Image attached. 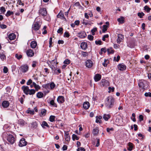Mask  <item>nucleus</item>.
Masks as SVG:
<instances>
[{"instance_id": "b1692460", "label": "nucleus", "mask_w": 151, "mask_h": 151, "mask_svg": "<svg viewBox=\"0 0 151 151\" xmlns=\"http://www.w3.org/2000/svg\"><path fill=\"white\" fill-rule=\"evenodd\" d=\"M65 140L67 141H69L70 140V137L69 135V133L68 132H65Z\"/></svg>"}, {"instance_id": "ea45409f", "label": "nucleus", "mask_w": 151, "mask_h": 151, "mask_svg": "<svg viewBox=\"0 0 151 151\" xmlns=\"http://www.w3.org/2000/svg\"><path fill=\"white\" fill-rule=\"evenodd\" d=\"M50 89H52L55 86V84L53 82H52L49 84Z\"/></svg>"}, {"instance_id": "bb28decb", "label": "nucleus", "mask_w": 151, "mask_h": 151, "mask_svg": "<svg viewBox=\"0 0 151 151\" xmlns=\"http://www.w3.org/2000/svg\"><path fill=\"white\" fill-rule=\"evenodd\" d=\"M99 142L100 139H98L96 138V139H95L93 145H95L96 143V146L98 147L100 145Z\"/></svg>"}, {"instance_id": "c9c22d12", "label": "nucleus", "mask_w": 151, "mask_h": 151, "mask_svg": "<svg viewBox=\"0 0 151 151\" xmlns=\"http://www.w3.org/2000/svg\"><path fill=\"white\" fill-rule=\"evenodd\" d=\"M14 14V12H11L10 10L8 11L6 14V16L8 17L10 16L11 15H13Z\"/></svg>"}, {"instance_id": "79ce46f5", "label": "nucleus", "mask_w": 151, "mask_h": 151, "mask_svg": "<svg viewBox=\"0 0 151 151\" xmlns=\"http://www.w3.org/2000/svg\"><path fill=\"white\" fill-rule=\"evenodd\" d=\"M35 90L34 89H32L30 90H29V94L30 95H33L35 93Z\"/></svg>"}, {"instance_id": "e433bc0d", "label": "nucleus", "mask_w": 151, "mask_h": 151, "mask_svg": "<svg viewBox=\"0 0 151 151\" xmlns=\"http://www.w3.org/2000/svg\"><path fill=\"white\" fill-rule=\"evenodd\" d=\"M55 118L54 116H51L49 118V120L51 122H53L55 121Z\"/></svg>"}, {"instance_id": "8fccbe9b", "label": "nucleus", "mask_w": 151, "mask_h": 151, "mask_svg": "<svg viewBox=\"0 0 151 151\" xmlns=\"http://www.w3.org/2000/svg\"><path fill=\"white\" fill-rule=\"evenodd\" d=\"M102 41L101 40H96L95 41V43L97 45H101L102 44Z\"/></svg>"}, {"instance_id": "412c9836", "label": "nucleus", "mask_w": 151, "mask_h": 151, "mask_svg": "<svg viewBox=\"0 0 151 151\" xmlns=\"http://www.w3.org/2000/svg\"><path fill=\"white\" fill-rule=\"evenodd\" d=\"M81 47L83 50H86L87 47V45L86 42H83L81 45Z\"/></svg>"}, {"instance_id": "6e6d98bb", "label": "nucleus", "mask_w": 151, "mask_h": 151, "mask_svg": "<svg viewBox=\"0 0 151 151\" xmlns=\"http://www.w3.org/2000/svg\"><path fill=\"white\" fill-rule=\"evenodd\" d=\"M109 35L108 34H106L102 38V40L104 41H105L106 40V38H107L109 37Z\"/></svg>"}, {"instance_id": "5701e85b", "label": "nucleus", "mask_w": 151, "mask_h": 151, "mask_svg": "<svg viewBox=\"0 0 151 151\" xmlns=\"http://www.w3.org/2000/svg\"><path fill=\"white\" fill-rule=\"evenodd\" d=\"M90 107V104L88 102L86 101L83 104V107L86 109H88Z\"/></svg>"}, {"instance_id": "20e7f679", "label": "nucleus", "mask_w": 151, "mask_h": 151, "mask_svg": "<svg viewBox=\"0 0 151 151\" xmlns=\"http://www.w3.org/2000/svg\"><path fill=\"white\" fill-rule=\"evenodd\" d=\"M29 66L27 64L22 65L19 68L20 70L23 73H26L28 71Z\"/></svg>"}, {"instance_id": "4c0bfd02", "label": "nucleus", "mask_w": 151, "mask_h": 151, "mask_svg": "<svg viewBox=\"0 0 151 151\" xmlns=\"http://www.w3.org/2000/svg\"><path fill=\"white\" fill-rule=\"evenodd\" d=\"M108 26L106 25H104L103 26V28L102 29V32H105L107 30Z\"/></svg>"}, {"instance_id": "393cba45", "label": "nucleus", "mask_w": 151, "mask_h": 151, "mask_svg": "<svg viewBox=\"0 0 151 151\" xmlns=\"http://www.w3.org/2000/svg\"><path fill=\"white\" fill-rule=\"evenodd\" d=\"M16 35L14 33H11L9 35V38L10 40H13L16 38Z\"/></svg>"}, {"instance_id": "1a4fd4ad", "label": "nucleus", "mask_w": 151, "mask_h": 151, "mask_svg": "<svg viewBox=\"0 0 151 151\" xmlns=\"http://www.w3.org/2000/svg\"><path fill=\"white\" fill-rule=\"evenodd\" d=\"M58 18H59L62 20H64L65 21H66V19L64 17V14L61 11H60L57 16Z\"/></svg>"}, {"instance_id": "052dcab7", "label": "nucleus", "mask_w": 151, "mask_h": 151, "mask_svg": "<svg viewBox=\"0 0 151 151\" xmlns=\"http://www.w3.org/2000/svg\"><path fill=\"white\" fill-rule=\"evenodd\" d=\"M17 3L19 5H22L23 6L24 5V3H23L21 0H17Z\"/></svg>"}, {"instance_id": "37998d69", "label": "nucleus", "mask_w": 151, "mask_h": 151, "mask_svg": "<svg viewBox=\"0 0 151 151\" xmlns=\"http://www.w3.org/2000/svg\"><path fill=\"white\" fill-rule=\"evenodd\" d=\"M15 57L18 60H20L22 58V56L21 55H19L18 54H16L15 55Z\"/></svg>"}, {"instance_id": "a19ab883", "label": "nucleus", "mask_w": 151, "mask_h": 151, "mask_svg": "<svg viewBox=\"0 0 151 151\" xmlns=\"http://www.w3.org/2000/svg\"><path fill=\"white\" fill-rule=\"evenodd\" d=\"M144 9L145 10L147 11V13L149 12L151 9L149 8L148 6H145L144 7Z\"/></svg>"}, {"instance_id": "680f3d73", "label": "nucleus", "mask_w": 151, "mask_h": 151, "mask_svg": "<svg viewBox=\"0 0 151 151\" xmlns=\"http://www.w3.org/2000/svg\"><path fill=\"white\" fill-rule=\"evenodd\" d=\"M77 151H85V150L84 148L81 147L78 149Z\"/></svg>"}, {"instance_id": "49530a36", "label": "nucleus", "mask_w": 151, "mask_h": 151, "mask_svg": "<svg viewBox=\"0 0 151 151\" xmlns=\"http://www.w3.org/2000/svg\"><path fill=\"white\" fill-rule=\"evenodd\" d=\"M27 111L28 113H29L31 114H33L35 113L34 111L33 110H30L28 109Z\"/></svg>"}, {"instance_id": "7ed1b4c3", "label": "nucleus", "mask_w": 151, "mask_h": 151, "mask_svg": "<svg viewBox=\"0 0 151 151\" xmlns=\"http://www.w3.org/2000/svg\"><path fill=\"white\" fill-rule=\"evenodd\" d=\"M40 27V25L38 22H35L32 25V32L36 31L38 30Z\"/></svg>"}, {"instance_id": "603ef678", "label": "nucleus", "mask_w": 151, "mask_h": 151, "mask_svg": "<svg viewBox=\"0 0 151 151\" xmlns=\"http://www.w3.org/2000/svg\"><path fill=\"white\" fill-rule=\"evenodd\" d=\"M113 130H114V129L113 128H107L106 129V131H107V132L109 133H111V132H110L111 131H113Z\"/></svg>"}, {"instance_id": "de8ad7c7", "label": "nucleus", "mask_w": 151, "mask_h": 151, "mask_svg": "<svg viewBox=\"0 0 151 151\" xmlns=\"http://www.w3.org/2000/svg\"><path fill=\"white\" fill-rule=\"evenodd\" d=\"M94 37L91 35H89L88 36V38L90 40H93V39Z\"/></svg>"}, {"instance_id": "338daca9", "label": "nucleus", "mask_w": 151, "mask_h": 151, "mask_svg": "<svg viewBox=\"0 0 151 151\" xmlns=\"http://www.w3.org/2000/svg\"><path fill=\"white\" fill-rule=\"evenodd\" d=\"M0 27L2 29H6L7 27V26L4 24H2L0 25Z\"/></svg>"}, {"instance_id": "39448f33", "label": "nucleus", "mask_w": 151, "mask_h": 151, "mask_svg": "<svg viewBox=\"0 0 151 151\" xmlns=\"http://www.w3.org/2000/svg\"><path fill=\"white\" fill-rule=\"evenodd\" d=\"M7 140L11 144L14 143L15 141L14 136L10 134L8 135Z\"/></svg>"}, {"instance_id": "2eb2a0df", "label": "nucleus", "mask_w": 151, "mask_h": 151, "mask_svg": "<svg viewBox=\"0 0 151 151\" xmlns=\"http://www.w3.org/2000/svg\"><path fill=\"white\" fill-rule=\"evenodd\" d=\"M118 38L116 40L117 42L119 44L123 39V35L121 34H119L118 35Z\"/></svg>"}, {"instance_id": "dca6fc26", "label": "nucleus", "mask_w": 151, "mask_h": 151, "mask_svg": "<svg viewBox=\"0 0 151 151\" xmlns=\"http://www.w3.org/2000/svg\"><path fill=\"white\" fill-rule=\"evenodd\" d=\"M57 101L59 103L62 104L64 102L65 99L63 96H59L58 97Z\"/></svg>"}, {"instance_id": "0e129e2a", "label": "nucleus", "mask_w": 151, "mask_h": 151, "mask_svg": "<svg viewBox=\"0 0 151 151\" xmlns=\"http://www.w3.org/2000/svg\"><path fill=\"white\" fill-rule=\"evenodd\" d=\"M139 121L140 122L143 120V116L142 115H140L139 116Z\"/></svg>"}, {"instance_id": "6ab92c4d", "label": "nucleus", "mask_w": 151, "mask_h": 151, "mask_svg": "<svg viewBox=\"0 0 151 151\" xmlns=\"http://www.w3.org/2000/svg\"><path fill=\"white\" fill-rule=\"evenodd\" d=\"M99 130L98 127H96L93 130L92 133L94 135L96 136L99 133Z\"/></svg>"}, {"instance_id": "bf43d9fd", "label": "nucleus", "mask_w": 151, "mask_h": 151, "mask_svg": "<svg viewBox=\"0 0 151 151\" xmlns=\"http://www.w3.org/2000/svg\"><path fill=\"white\" fill-rule=\"evenodd\" d=\"M46 112V111L45 109H43L41 111V113L42 115H45Z\"/></svg>"}, {"instance_id": "aec40b11", "label": "nucleus", "mask_w": 151, "mask_h": 151, "mask_svg": "<svg viewBox=\"0 0 151 151\" xmlns=\"http://www.w3.org/2000/svg\"><path fill=\"white\" fill-rule=\"evenodd\" d=\"M49 66L51 68L53 73H55L57 75H58V74L57 72L56 71V70H57L56 65L55 66H53V65H49Z\"/></svg>"}, {"instance_id": "c756f323", "label": "nucleus", "mask_w": 151, "mask_h": 151, "mask_svg": "<svg viewBox=\"0 0 151 151\" xmlns=\"http://www.w3.org/2000/svg\"><path fill=\"white\" fill-rule=\"evenodd\" d=\"M107 51L109 54H113L114 53V50L112 47H110L107 49Z\"/></svg>"}, {"instance_id": "a878e982", "label": "nucleus", "mask_w": 151, "mask_h": 151, "mask_svg": "<svg viewBox=\"0 0 151 151\" xmlns=\"http://www.w3.org/2000/svg\"><path fill=\"white\" fill-rule=\"evenodd\" d=\"M37 45V43L35 41H32L30 44L31 47L32 48H36Z\"/></svg>"}, {"instance_id": "864d4df0", "label": "nucleus", "mask_w": 151, "mask_h": 151, "mask_svg": "<svg viewBox=\"0 0 151 151\" xmlns=\"http://www.w3.org/2000/svg\"><path fill=\"white\" fill-rule=\"evenodd\" d=\"M32 124V125L33 128H35L37 126V124L36 122H33Z\"/></svg>"}, {"instance_id": "0eeeda50", "label": "nucleus", "mask_w": 151, "mask_h": 151, "mask_svg": "<svg viewBox=\"0 0 151 151\" xmlns=\"http://www.w3.org/2000/svg\"><path fill=\"white\" fill-rule=\"evenodd\" d=\"M27 144V142L26 141L25 139L24 138L21 139L19 143V145L21 147L25 146Z\"/></svg>"}, {"instance_id": "09e8293b", "label": "nucleus", "mask_w": 151, "mask_h": 151, "mask_svg": "<svg viewBox=\"0 0 151 151\" xmlns=\"http://www.w3.org/2000/svg\"><path fill=\"white\" fill-rule=\"evenodd\" d=\"M138 16L140 18H142L143 17V16H144V14L143 12H139L137 14Z\"/></svg>"}, {"instance_id": "a18cd8bd", "label": "nucleus", "mask_w": 151, "mask_h": 151, "mask_svg": "<svg viewBox=\"0 0 151 151\" xmlns=\"http://www.w3.org/2000/svg\"><path fill=\"white\" fill-rule=\"evenodd\" d=\"M43 87L46 89H50L49 84H46L44 85L43 86Z\"/></svg>"}, {"instance_id": "4be33fe9", "label": "nucleus", "mask_w": 151, "mask_h": 151, "mask_svg": "<svg viewBox=\"0 0 151 151\" xmlns=\"http://www.w3.org/2000/svg\"><path fill=\"white\" fill-rule=\"evenodd\" d=\"M101 78V76L99 74H97L95 75L94 77L95 81L96 82L99 81Z\"/></svg>"}, {"instance_id": "f3484780", "label": "nucleus", "mask_w": 151, "mask_h": 151, "mask_svg": "<svg viewBox=\"0 0 151 151\" xmlns=\"http://www.w3.org/2000/svg\"><path fill=\"white\" fill-rule=\"evenodd\" d=\"M4 52V51L1 50L0 52V58L3 61L6 59V56Z\"/></svg>"}, {"instance_id": "4d7b16f0", "label": "nucleus", "mask_w": 151, "mask_h": 151, "mask_svg": "<svg viewBox=\"0 0 151 151\" xmlns=\"http://www.w3.org/2000/svg\"><path fill=\"white\" fill-rule=\"evenodd\" d=\"M145 96L146 97H151V93L150 92L145 93Z\"/></svg>"}, {"instance_id": "f704fd0d", "label": "nucleus", "mask_w": 151, "mask_h": 151, "mask_svg": "<svg viewBox=\"0 0 151 151\" xmlns=\"http://www.w3.org/2000/svg\"><path fill=\"white\" fill-rule=\"evenodd\" d=\"M18 123L21 126H23L24 124V121L23 119H20L19 120Z\"/></svg>"}, {"instance_id": "5fc2aeb1", "label": "nucleus", "mask_w": 151, "mask_h": 151, "mask_svg": "<svg viewBox=\"0 0 151 151\" xmlns=\"http://www.w3.org/2000/svg\"><path fill=\"white\" fill-rule=\"evenodd\" d=\"M63 29L62 28H60L59 29H58L57 32L58 33L62 34L63 33Z\"/></svg>"}, {"instance_id": "6e6552de", "label": "nucleus", "mask_w": 151, "mask_h": 151, "mask_svg": "<svg viewBox=\"0 0 151 151\" xmlns=\"http://www.w3.org/2000/svg\"><path fill=\"white\" fill-rule=\"evenodd\" d=\"M100 84L101 86L106 87L109 86V85L108 81L105 79H102Z\"/></svg>"}, {"instance_id": "3c124183", "label": "nucleus", "mask_w": 151, "mask_h": 151, "mask_svg": "<svg viewBox=\"0 0 151 151\" xmlns=\"http://www.w3.org/2000/svg\"><path fill=\"white\" fill-rule=\"evenodd\" d=\"M133 146L132 144L131 143H129V148L128 149V150L130 151L132 150L133 149Z\"/></svg>"}, {"instance_id": "c03bdc74", "label": "nucleus", "mask_w": 151, "mask_h": 151, "mask_svg": "<svg viewBox=\"0 0 151 151\" xmlns=\"http://www.w3.org/2000/svg\"><path fill=\"white\" fill-rule=\"evenodd\" d=\"M97 31L96 28H94L93 29L91 30V32L92 35H94L95 34V33Z\"/></svg>"}, {"instance_id": "e2e57ef3", "label": "nucleus", "mask_w": 151, "mask_h": 151, "mask_svg": "<svg viewBox=\"0 0 151 151\" xmlns=\"http://www.w3.org/2000/svg\"><path fill=\"white\" fill-rule=\"evenodd\" d=\"M0 10L1 11V12H3V13H4L6 11V10L5 8L3 6L0 8Z\"/></svg>"}, {"instance_id": "9b49d317", "label": "nucleus", "mask_w": 151, "mask_h": 151, "mask_svg": "<svg viewBox=\"0 0 151 151\" xmlns=\"http://www.w3.org/2000/svg\"><path fill=\"white\" fill-rule=\"evenodd\" d=\"M26 53L27 56L29 57H32L34 54L33 51L31 49H29L26 51Z\"/></svg>"}, {"instance_id": "f03ea898", "label": "nucleus", "mask_w": 151, "mask_h": 151, "mask_svg": "<svg viewBox=\"0 0 151 151\" xmlns=\"http://www.w3.org/2000/svg\"><path fill=\"white\" fill-rule=\"evenodd\" d=\"M114 102V99L111 96H109L106 99L105 104L109 108H111L113 106Z\"/></svg>"}, {"instance_id": "4468645a", "label": "nucleus", "mask_w": 151, "mask_h": 151, "mask_svg": "<svg viewBox=\"0 0 151 151\" xmlns=\"http://www.w3.org/2000/svg\"><path fill=\"white\" fill-rule=\"evenodd\" d=\"M118 69L121 71L125 70L126 68V66L123 63L119 64L117 65Z\"/></svg>"}, {"instance_id": "cd10ccee", "label": "nucleus", "mask_w": 151, "mask_h": 151, "mask_svg": "<svg viewBox=\"0 0 151 151\" xmlns=\"http://www.w3.org/2000/svg\"><path fill=\"white\" fill-rule=\"evenodd\" d=\"M117 21L120 23L122 24L124 22V19L123 17H121L120 18L117 19Z\"/></svg>"}, {"instance_id": "58836bf2", "label": "nucleus", "mask_w": 151, "mask_h": 151, "mask_svg": "<svg viewBox=\"0 0 151 151\" xmlns=\"http://www.w3.org/2000/svg\"><path fill=\"white\" fill-rule=\"evenodd\" d=\"M79 139V138L77 136L73 134L72 135V139L73 141L75 140L76 139V140H78Z\"/></svg>"}, {"instance_id": "13d9d810", "label": "nucleus", "mask_w": 151, "mask_h": 151, "mask_svg": "<svg viewBox=\"0 0 151 151\" xmlns=\"http://www.w3.org/2000/svg\"><path fill=\"white\" fill-rule=\"evenodd\" d=\"M8 68L6 67H4L3 69V72L4 73H7L8 72Z\"/></svg>"}, {"instance_id": "7c9ffc66", "label": "nucleus", "mask_w": 151, "mask_h": 151, "mask_svg": "<svg viewBox=\"0 0 151 151\" xmlns=\"http://www.w3.org/2000/svg\"><path fill=\"white\" fill-rule=\"evenodd\" d=\"M43 94L41 92H38L37 94V96L39 98H41L43 97Z\"/></svg>"}, {"instance_id": "c85d7f7f", "label": "nucleus", "mask_w": 151, "mask_h": 151, "mask_svg": "<svg viewBox=\"0 0 151 151\" xmlns=\"http://www.w3.org/2000/svg\"><path fill=\"white\" fill-rule=\"evenodd\" d=\"M110 115L109 114H104L103 116V119L105 121H107L110 118Z\"/></svg>"}, {"instance_id": "9d476101", "label": "nucleus", "mask_w": 151, "mask_h": 151, "mask_svg": "<svg viewBox=\"0 0 151 151\" xmlns=\"http://www.w3.org/2000/svg\"><path fill=\"white\" fill-rule=\"evenodd\" d=\"M22 89L24 91V93L26 95H28L29 91V87L27 86H23L22 87Z\"/></svg>"}, {"instance_id": "ddd939ff", "label": "nucleus", "mask_w": 151, "mask_h": 151, "mask_svg": "<svg viewBox=\"0 0 151 151\" xmlns=\"http://www.w3.org/2000/svg\"><path fill=\"white\" fill-rule=\"evenodd\" d=\"M77 36L79 38H83L86 36V34L85 32L81 31L78 33Z\"/></svg>"}, {"instance_id": "f8f14e48", "label": "nucleus", "mask_w": 151, "mask_h": 151, "mask_svg": "<svg viewBox=\"0 0 151 151\" xmlns=\"http://www.w3.org/2000/svg\"><path fill=\"white\" fill-rule=\"evenodd\" d=\"M85 63L86 67L88 68H91L93 66V62L91 60H86Z\"/></svg>"}, {"instance_id": "69168bd1", "label": "nucleus", "mask_w": 151, "mask_h": 151, "mask_svg": "<svg viewBox=\"0 0 151 151\" xmlns=\"http://www.w3.org/2000/svg\"><path fill=\"white\" fill-rule=\"evenodd\" d=\"M64 36L66 37H68L70 35L68 32H65L64 34Z\"/></svg>"}, {"instance_id": "423d86ee", "label": "nucleus", "mask_w": 151, "mask_h": 151, "mask_svg": "<svg viewBox=\"0 0 151 151\" xmlns=\"http://www.w3.org/2000/svg\"><path fill=\"white\" fill-rule=\"evenodd\" d=\"M39 13L43 17L46 15L47 13L46 8H44L40 9L39 11Z\"/></svg>"}, {"instance_id": "f257e3e1", "label": "nucleus", "mask_w": 151, "mask_h": 151, "mask_svg": "<svg viewBox=\"0 0 151 151\" xmlns=\"http://www.w3.org/2000/svg\"><path fill=\"white\" fill-rule=\"evenodd\" d=\"M138 84L139 88L143 91L149 87V83L145 80H139Z\"/></svg>"}, {"instance_id": "72a5a7b5", "label": "nucleus", "mask_w": 151, "mask_h": 151, "mask_svg": "<svg viewBox=\"0 0 151 151\" xmlns=\"http://www.w3.org/2000/svg\"><path fill=\"white\" fill-rule=\"evenodd\" d=\"M50 104L54 107H57V104L55 103L54 101L53 100H51L50 101Z\"/></svg>"}, {"instance_id": "774afa93", "label": "nucleus", "mask_w": 151, "mask_h": 151, "mask_svg": "<svg viewBox=\"0 0 151 151\" xmlns=\"http://www.w3.org/2000/svg\"><path fill=\"white\" fill-rule=\"evenodd\" d=\"M64 63L65 64H69L70 63V61L68 59H66L65 60L64 62Z\"/></svg>"}, {"instance_id": "2f4dec72", "label": "nucleus", "mask_w": 151, "mask_h": 151, "mask_svg": "<svg viewBox=\"0 0 151 151\" xmlns=\"http://www.w3.org/2000/svg\"><path fill=\"white\" fill-rule=\"evenodd\" d=\"M44 18L45 20L47 21H50V18L49 15L47 14L45 16H44L43 17Z\"/></svg>"}, {"instance_id": "a211bd4d", "label": "nucleus", "mask_w": 151, "mask_h": 151, "mask_svg": "<svg viewBox=\"0 0 151 151\" xmlns=\"http://www.w3.org/2000/svg\"><path fill=\"white\" fill-rule=\"evenodd\" d=\"M9 105V103L7 101H4L2 102V106L4 108L8 107Z\"/></svg>"}, {"instance_id": "473e14b6", "label": "nucleus", "mask_w": 151, "mask_h": 151, "mask_svg": "<svg viewBox=\"0 0 151 151\" xmlns=\"http://www.w3.org/2000/svg\"><path fill=\"white\" fill-rule=\"evenodd\" d=\"M41 126L43 128H44L45 126H46L48 128H49L50 127V126H49L47 123L45 121H43L42 122Z\"/></svg>"}]
</instances>
